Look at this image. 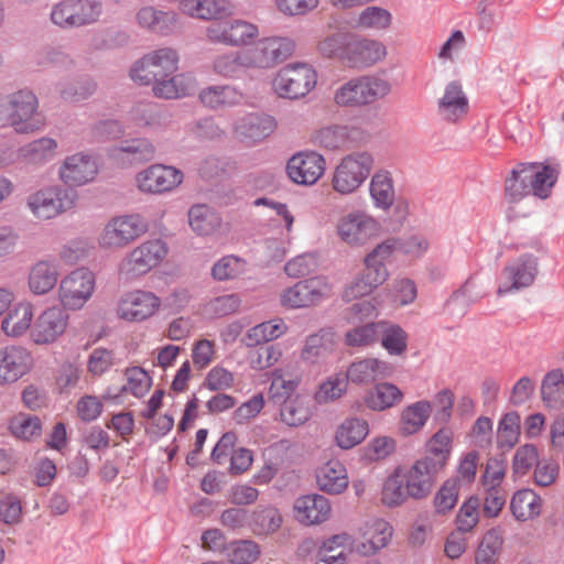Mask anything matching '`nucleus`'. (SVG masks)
<instances>
[{
	"instance_id": "obj_1",
	"label": "nucleus",
	"mask_w": 564,
	"mask_h": 564,
	"mask_svg": "<svg viewBox=\"0 0 564 564\" xmlns=\"http://www.w3.org/2000/svg\"><path fill=\"white\" fill-rule=\"evenodd\" d=\"M39 100L30 89H20L0 100V124L17 133L29 134L42 127L37 118Z\"/></svg>"
},
{
	"instance_id": "obj_2",
	"label": "nucleus",
	"mask_w": 564,
	"mask_h": 564,
	"mask_svg": "<svg viewBox=\"0 0 564 564\" xmlns=\"http://www.w3.org/2000/svg\"><path fill=\"white\" fill-rule=\"evenodd\" d=\"M102 14L101 0H57L50 8L48 21L61 31H74L98 23Z\"/></svg>"
},
{
	"instance_id": "obj_3",
	"label": "nucleus",
	"mask_w": 564,
	"mask_h": 564,
	"mask_svg": "<svg viewBox=\"0 0 564 564\" xmlns=\"http://www.w3.org/2000/svg\"><path fill=\"white\" fill-rule=\"evenodd\" d=\"M390 91L391 85L387 79L364 75L340 85L334 93V102L338 107L357 108L371 105Z\"/></svg>"
},
{
	"instance_id": "obj_4",
	"label": "nucleus",
	"mask_w": 564,
	"mask_h": 564,
	"mask_svg": "<svg viewBox=\"0 0 564 564\" xmlns=\"http://www.w3.org/2000/svg\"><path fill=\"white\" fill-rule=\"evenodd\" d=\"M373 164L375 159L367 151L345 155L334 171L332 180L334 191L341 195L356 192L369 177Z\"/></svg>"
},
{
	"instance_id": "obj_5",
	"label": "nucleus",
	"mask_w": 564,
	"mask_h": 564,
	"mask_svg": "<svg viewBox=\"0 0 564 564\" xmlns=\"http://www.w3.org/2000/svg\"><path fill=\"white\" fill-rule=\"evenodd\" d=\"M178 67V54L174 48L152 51L137 61L130 69L131 79L139 85H153L160 78L174 74Z\"/></svg>"
},
{
	"instance_id": "obj_6",
	"label": "nucleus",
	"mask_w": 564,
	"mask_h": 564,
	"mask_svg": "<svg viewBox=\"0 0 564 564\" xmlns=\"http://www.w3.org/2000/svg\"><path fill=\"white\" fill-rule=\"evenodd\" d=\"M77 193L61 185L43 187L28 196L26 206L32 215L48 220L75 206Z\"/></svg>"
},
{
	"instance_id": "obj_7",
	"label": "nucleus",
	"mask_w": 564,
	"mask_h": 564,
	"mask_svg": "<svg viewBox=\"0 0 564 564\" xmlns=\"http://www.w3.org/2000/svg\"><path fill=\"white\" fill-rule=\"evenodd\" d=\"M316 72L305 63L289 64L275 75L272 86L282 98L297 99L307 95L316 85Z\"/></svg>"
},
{
	"instance_id": "obj_8",
	"label": "nucleus",
	"mask_w": 564,
	"mask_h": 564,
	"mask_svg": "<svg viewBox=\"0 0 564 564\" xmlns=\"http://www.w3.org/2000/svg\"><path fill=\"white\" fill-rule=\"evenodd\" d=\"M94 273L86 268H78L64 276L58 285V300L62 308L77 311L84 307L95 291Z\"/></svg>"
},
{
	"instance_id": "obj_9",
	"label": "nucleus",
	"mask_w": 564,
	"mask_h": 564,
	"mask_svg": "<svg viewBox=\"0 0 564 564\" xmlns=\"http://www.w3.org/2000/svg\"><path fill=\"white\" fill-rule=\"evenodd\" d=\"M258 36V25L242 19L216 21L206 28V37L210 43L230 47L248 46Z\"/></svg>"
},
{
	"instance_id": "obj_10",
	"label": "nucleus",
	"mask_w": 564,
	"mask_h": 564,
	"mask_svg": "<svg viewBox=\"0 0 564 564\" xmlns=\"http://www.w3.org/2000/svg\"><path fill=\"white\" fill-rule=\"evenodd\" d=\"M294 41L285 36H269L258 40L246 50L251 68L268 69L288 59L294 52Z\"/></svg>"
},
{
	"instance_id": "obj_11",
	"label": "nucleus",
	"mask_w": 564,
	"mask_h": 564,
	"mask_svg": "<svg viewBox=\"0 0 564 564\" xmlns=\"http://www.w3.org/2000/svg\"><path fill=\"white\" fill-rule=\"evenodd\" d=\"M166 253L167 249L162 240H148L134 248L121 260L119 272L127 279H135L159 265Z\"/></svg>"
},
{
	"instance_id": "obj_12",
	"label": "nucleus",
	"mask_w": 564,
	"mask_h": 564,
	"mask_svg": "<svg viewBox=\"0 0 564 564\" xmlns=\"http://www.w3.org/2000/svg\"><path fill=\"white\" fill-rule=\"evenodd\" d=\"M539 273L538 258L524 253L510 261L501 270L498 278L497 294L503 296L533 284Z\"/></svg>"
},
{
	"instance_id": "obj_13",
	"label": "nucleus",
	"mask_w": 564,
	"mask_h": 564,
	"mask_svg": "<svg viewBox=\"0 0 564 564\" xmlns=\"http://www.w3.org/2000/svg\"><path fill=\"white\" fill-rule=\"evenodd\" d=\"M380 224L370 215L352 212L340 217L336 231L343 242L350 247H361L380 232Z\"/></svg>"
},
{
	"instance_id": "obj_14",
	"label": "nucleus",
	"mask_w": 564,
	"mask_h": 564,
	"mask_svg": "<svg viewBox=\"0 0 564 564\" xmlns=\"http://www.w3.org/2000/svg\"><path fill=\"white\" fill-rule=\"evenodd\" d=\"M148 230V224L140 215L112 218L104 228L99 242L105 248H122Z\"/></svg>"
},
{
	"instance_id": "obj_15",
	"label": "nucleus",
	"mask_w": 564,
	"mask_h": 564,
	"mask_svg": "<svg viewBox=\"0 0 564 564\" xmlns=\"http://www.w3.org/2000/svg\"><path fill=\"white\" fill-rule=\"evenodd\" d=\"M325 158L315 151H300L293 154L286 163L288 177L297 185L311 186L324 175Z\"/></svg>"
},
{
	"instance_id": "obj_16",
	"label": "nucleus",
	"mask_w": 564,
	"mask_h": 564,
	"mask_svg": "<svg viewBox=\"0 0 564 564\" xmlns=\"http://www.w3.org/2000/svg\"><path fill=\"white\" fill-rule=\"evenodd\" d=\"M162 301L150 291L132 290L123 293L117 304V315L128 322H142L153 316Z\"/></svg>"
},
{
	"instance_id": "obj_17",
	"label": "nucleus",
	"mask_w": 564,
	"mask_h": 564,
	"mask_svg": "<svg viewBox=\"0 0 564 564\" xmlns=\"http://www.w3.org/2000/svg\"><path fill=\"white\" fill-rule=\"evenodd\" d=\"M329 294L328 283L323 278L315 276L285 289L281 294V303L289 308L308 307L318 304Z\"/></svg>"
},
{
	"instance_id": "obj_18",
	"label": "nucleus",
	"mask_w": 564,
	"mask_h": 564,
	"mask_svg": "<svg viewBox=\"0 0 564 564\" xmlns=\"http://www.w3.org/2000/svg\"><path fill=\"white\" fill-rule=\"evenodd\" d=\"M69 316L59 306L45 308L34 321L30 332L31 340L36 345H50L57 341L68 326Z\"/></svg>"
},
{
	"instance_id": "obj_19",
	"label": "nucleus",
	"mask_w": 564,
	"mask_h": 564,
	"mask_svg": "<svg viewBox=\"0 0 564 564\" xmlns=\"http://www.w3.org/2000/svg\"><path fill=\"white\" fill-rule=\"evenodd\" d=\"M273 117L265 113L248 112L237 117L231 124V133L239 142L252 147L268 138L275 129Z\"/></svg>"
},
{
	"instance_id": "obj_20",
	"label": "nucleus",
	"mask_w": 564,
	"mask_h": 564,
	"mask_svg": "<svg viewBox=\"0 0 564 564\" xmlns=\"http://www.w3.org/2000/svg\"><path fill=\"white\" fill-rule=\"evenodd\" d=\"M365 139L362 129L346 124L322 127L312 135V142L330 151H343L356 147Z\"/></svg>"
},
{
	"instance_id": "obj_21",
	"label": "nucleus",
	"mask_w": 564,
	"mask_h": 564,
	"mask_svg": "<svg viewBox=\"0 0 564 564\" xmlns=\"http://www.w3.org/2000/svg\"><path fill=\"white\" fill-rule=\"evenodd\" d=\"M99 172L97 159L86 152L67 155L58 170L61 181L68 186H83L93 182Z\"/></svg>"
},
{
	"instance_id": "obj_22",
	"label": "nucleus",
	"mask_w": 564,
	"mask_h": 564,
	"mask_svg": "<svg viewBox=\"0 0 564 564\" xmlns=\"http://www.w3.org/2000/svg\"><path fill=\"white\" fill-rule=\"evenodd\" d=\"M183 173L169 165L153 164L137 175L139 188L144 193L161 194L177 187Z\"/></svg>"
},
{
	"instance_id": "obj_23",
	"label": "nucleus",
	"mask_w": 564,
	"mask_h": 564,
	"mask_svg": "<svg viewBox=\"0 0 564 564\" xmlns=\"http://www.w3.org/2000/svg\"><path fill=\"white\" fill-rule=\"evenodd\" d=\"M386 56L382 43L350 34L348 47L344 55V64L350 68L369 67Z\"/></svg>"
},
{
	"instance_id": "obj_24",
	"label": "nucleus",
	"mask_w": 564,
	"mask_h": 564,
	"mask_svg": "<svg viewBox=\"0 0 564 564\" xmlns=\"http://www.w3.org/2000/svg\"><path fill=\"white\" fill-rule=\"evenodd\" d=\"M359 534L362 541L356 544L355 550L364 556H370L389 544L393 528L384 519L371 518L359 528Z\"/></svg>"
},
{
	"instance_id": "obj_25",
	"label": "nucleus",
	"mask_w": 564,
	"mask_h": 564,
	"mask_svg": "<svg viewBox=\"0 0 564 564\" xmlns=\"http://www.w3.org/2000/svg\"><path fill=\"white\" fill-rule=\"evenodd\" d=\"M33 364L31 352L22 346L0 349V383H13L26 375Z\"/></svg>"
},
{
	"instance_id": "obj_26",
	"label": "nucleus",
	"mask_w": 564,
	"mask_h": 564,
	"mask_svg": "<svg viewBox=\"0 0 564 564\" xmlns=\"http://www.w3.org/2000/svg\"><path fill=\"white\" fill-rule=\"evenodd\" d=\"M332 511L329 500L318 494L299 497L293 505V516L303 525H315L328 520Z\"/></svg>"
},
{
	"instance_id": "obj_27",
	"label": "nucleus",
	"mask_w": 564,
	"mask_h": 564,
	"mask_svg": "<svg viewBox=\"0 0 564 564\" xmlns=\"http://www.w3.org/2000/svg\"><path fill=\"white\" fill-rule=\"evenodd\" d=\"M438 473L422 459L416 460L404 471H400L405 482V490L414 500L424 499L432 492Z\"/></svg>"
},
{
	"instance_id": "obj_28",
	"label": "nucleus",
	"mask_w": 564,
	"mask_h": 564,
	"mask_svg": "<svg viewBox=\"0 0 564 564\" xmlns=\"http://www.w3.org/2000/svg\"><path fill=\"white\" fill-rule=\"evenodd\" d=\"M392 373L393 367L389 362L378 358H364L352 361L345 375L349 382L366 386L389 378Z\"/></svg>"
},
{
	"instance_id": "obj_29",
	"label": "nucleus",
	"mask_w": 564,
	"mask_h": 564,
	"mask_svg": "<svg viewBox=\"0 0 564 564\" xmlns=\"http://www.w3.org/2000/svg\"><path fill=\"white\" fill-rule=\"evenodd\" d=\"M468 111V98L458 82L446 85L437 102V113L446 122L459 121Z\"/></svg>"
},
{
	"instance_id": "obj_30",
	"label": "nucleus",
	"mask_w": 564,
	"mask_h": 564,
	"mask_svg": "<svg viewBox=\"0 0 564 564\" xmlns=\"http://www.w3.org/2000/svg\"><path fill=\"white\" fill-rule=\"evenodd\" d=\"M139 26L160 35H170L178 24V14L172 10L163 11L152 6L139 9L135 15Z\"/></svg>"
},
{
	"instance_id": "obj_31",
	"label": "nucleus",
	"mask_w": 564,
	"mask_h": 564,
	"mask_svg": "<svg viewBox=\"0 0 564 564\" xmlns=\"http://www.w3.org/2000/svg\"><path fill=\"white\" fill-rule=\"evenodd\" d=\"M59 269L56 260L42 259L34 262L28 275V285L34 295H45L57 284Z\"/></svg>"
},
{
	"instance_id": "obj_32",
	"label": "nucleus",
	"mask_w": 564,
	"mask_h": 564,
	"mask_svg": "<svg viewBox=\"0 0 564 564\" xmlns=\"http://www.w3.org/2000/svg\"><path fill=\"white\" fill-rule=\"evenodd\" d=\"M197 80L191 73L171 75L166 78H160L152 85L155 97L163 99H178L195 94Z\"/></svg>"
},
{
	"instance_id": "obj_33",
	"label": "nucleus",
	"mask_w": 564,
	"mask_h": 564,
	"mask_svg": "<svg viewBox=\"0 0 564 564\" xmlns=\"http://www.w3.org/2000/svg\"><path fill=\"white\" fill-rule=\"evenodd\" d=\"M388 270L365 265V269L346 286L344 297L347 301H352L367 296L381 285L388 279Z\"/></svg>"
},
{
	"instance_id": "obj_34",
	"label": "nucleus",
	"mask_w": 564,
	"mask_h": 564,
	"mask_svg": "<svg viewBox=\"0 0 564 564\" xmlns=\"http://www.w3.org/2000/svg\"><path fill=\"white\" fill-rule=\"evenodd\" d=\"M316 481L322 491L339 495L349 484L347 469L339 460L330 459L317 470Z\"/></svg>"
},
{
	"instance_id": "obj_35",
	"label": "nucleus",
	"mask_w": 564,
	"mask_h": 564,
	"mask_svg": "<svg viewBox=\"0 0 564 564\" xmlns=\"http://www.w3.org/2000/svg\"><path fill=\"white\" fill-rule=\"evenodd\" d=\"M198 97L205 107L217 110L241 104L243 94L231 85H214L200 90Z\"/></svg>"
},
{
	"instance_id": "obj_36",
	"label": "nucleus",
	"mask_w": 564,
	"mask_h": 564,
	"mask_svg": "<svg viewBox=\"0 0 564 564\" xmlns=\"http://www.w3.org/2000/svg\"><path fill=\"white\" fill-rule=\"evenodd\" d=\"M33 321V306L29 302H20L8 308L1 322V328L7 336L19 337L30 330Z\"/></svg>"
},
{
	"instance_id": "obj_37",
	"label": "nucleus",
	"mask_w": 564,
	"mask_h": 564,
	"mask_svg": "<svg viewBox=\"0 0 564 564\" xmlns=\"http://www.w3.org/2000/svg\"><path fill=\"white\" fill-rule=\"evenodd\" d=\"M334 351V339L329 332L324 329L310 335L302 349V359L311 365L325 364Z\"/></svg>"
},
{
	"instance_id": "obj_38",
	"label": "nucleus",
	"mask_w": 564,
	"mask_h": 564,
	"mask_svg": "<svg viewBox=\"0 0 564 564\" xmlns=\"http://www.w3.org/2000/svg\"><path fill=\"white\" fill-rule=\"evenodd\" d=\"M111 155L122 163H143L154 159L155 148L150 140L138 138L124 141L122 145L112 150Z\"/></svg>"
},
{
	"instance_id": "obj_39",
	"label": "nucleus",
	"mask_w": 564,
	"mask_h": 564,
	"mask_svg": "<svg viewBox=\"0 0 564 564\" xmlns=\"http://www.w3.org/2000/svg\"><path fill=\"white\" fill-rule=\"evenodd\" d=\"M542 498L532 489L516 491L510 501L512 516L521 522L538 518L542 512Z\"/></svg>"
},
{
	"instance_id": "obj_40",
	"label": "nucleus",
	"mask_w": 564,
	"mask_h": 564,
	"mask_svg": "<svg viewBox=\"0 0 564 564\" xmlns=\"http://www.w3.org/2000/svg\"><path fill=\"white\" fill-rule=\"evenodd\" d=\"M57 148L56 140L43 137L21 147L18 150V158L26 164L43 165L55 158Z\"/></svg>"
},
{
	"instance_id": "obj_41",
	"label": "nucleus",
	"mask_w": 564,
	"mask_h": 564,
	"mask_svg": "<svg viewBox=\"0 0 564 564\" xmlns=\"http://www.w3.org/2000/svg\"><path fill=\"white\" fill-rule=\"evenodd\" d=\"M402 400L403 392L395 384L390 382L375 384L364 397L366 406L378 412L391 409Z\"/></svg>"
},
{
	"instance_id": "obj_42",
	"label": "nucleus",
	"mask_w": 564,
	"mask_h": 564,
	"mask_svg": "<svg viewBox=\"0 0 564 564\" xmlns=\"http://www.w3.org/2000/svg\"><path fill=\"white\" fill-rule=\"evenodd\" d=\"M529 175L531 180V189L532 195L546 199L552 192L553 186L555 185L558 176V171L551 165H545L542 163H527Z\"/></svg>"
},
{
	"instance_id": "obj_43",
	"label": "nucleus",
	"mask_w": 564,
	"mask_h": 564,
	"mask_svg": "<svg viewBox=\"0 0 564 564\" xmlns=\"http://www.w3.org/2000/svg\"><path fill=\"white\" fill-rule=\"evenodd\" d=\"M427 455L421 458L432 468L441 471L447 464L452 448V435L446 429L437 431L427 442Z\"/></svg>"
},
{
	"instance_id": "obj_44",
	"label": "nucleus",
	"mask_w": 564,
	"mask_h": 564,
	"mask_svg": "<svg viewBox=\"0 0 564 564\" xmlns=\"http://www.w3.org/2000/svg\"><path fill=\"white\" fill-rule=\"evenodd\" d=\"M249 68L246 50L218 55L213 62L214 72L226 78H238Z\"/></svg>"
},
{
	"instance_id": "obj_45",
	"label": "nucleus",
	"mask_w": 564,
	"mask_h": 564,
	"mask_svg": "<svg viewBox=\"0 0 564 564\" xmlns=\"http://www.w3.org/2000/svg\"><path fill=\"white\" fill-rule=\"evenodd\" d=\"M368 433L369 425L366 420L349 417L338 426L335 438L340 448L349 449L360 444Z\"/></svg>"
},
{
	"instance_id": "obj_46",
	"label": "nucleus",
	"mask_w": 564,
	"mask_h": 564,
	"mask_svg": "<svg viewBox=\"0 0 564 564\" xmlns=\"http://www.w3.org/2000/svg\"><path fill=\"white\" fill-rule=\"evenodd\" d=\"M432 405L429 401H416L403 409L401 413V431L404 435L419 432L431 415Z\"/></svg>"
},
{
	"instance_id": "obj_47",
	"label": "nucleus",
	"mask_w": 564,
	"mask_h": 564,
	"mask_svg": "<svg viewBox=\"0 0 564 564\" xmlns=\"http://www.w3.org/2000/svg\"><path fill=\"white\" fill-rule=\"evenodd\" d=\"M283 522L280 511L272 506L259 507L250 514V527L257 535L276 532Z\"/></svg>"
},
{
	"instance_id": "obj_48",
	"label": "nucleus",
	"mask_w": 564,
	"mask_h": 564,
	"mask_svg": "<svg viewBox=\"0 0 564 564\" xmlns=\"http://www.w3.org/2000/svg\"><path fill=\"white\" fill-rule=\"evenodd\" d=\"M379 338L382 347L394 356L402 355L408 348V334L399 325L389 322H379Z\"/></svg>"
},
{
	"instance_id": "obj_49",
	"label": "nucleus",
	"mask_w": 564,
	"mask_h": 564,
	"mask_svg": "<svg viewBox=\"0 0 564 564\" xmlns=\"http://www.w3.org/2000/svg\"><path fill=\"white\" fill-rule=\"evenodd\" d=\"M527 163H519L506 178L505 192L510 202H519L522 198L532 195L531 180L528 176Z\"/></svg>"
},
{
	"instance_id": "obj_50",
	"label": "nucleus",
	"mask_w": 564,
	"mask_h": 564,
	"mask_svg": "<svg viewBox=\"0 0 564 564\" xmlns=\"http://www.w3.org/2000/svg\"><path fill=\"white\" fill-rule=\"evenodd\" d=\"M541 394L544 404L551 409H557L564 402V376L560 369H554L545 375L541 384Z\"/></svg>"
},
{
	"instance_id": "obj_51",
	"label": "nucleus",
	"mask_w": 564,
	"mask_h": 564,
	"mask_svg": "<svg viewBox=\"0 0 564 564\" xmlns=\"http://www.w3.org/2000/svg\"><path fill=\"white\" fill-rule=\"evenodd\" d=\"M370 195L377 207L387 209L394 200V189L391 174L388 171H379L370 181Z\"/></svg>"
},
{
	"instance_id": "obj_52",
	"label": "nucleus",
	"mask_w": 564,
	"mask_h": 564,
	"mask_svg": "<svg viewBox=\"0 0 564 564\" xmlns=\"http://www.w3.org/2000/svg\"><path fill=\"white\" fill-rule=\"evenodd\" d=\"M192 229L202 236L213 234L220 225L219 217L206 205H194L188 212Z\"/></svg>"
},
{
	"instance_id": "obj_53",
	"label": "nucleus",
	"mask_w": 564,
	"mask_h": 564,
	"mask_svg": "<svg viewBox=\"0 0 564 564\" xmlns=\"http://www.w3.org/2000/svg\"><path fill=\"white\" fill-rule=\"evenodd\" d=\"M459 479L448 478L434 496L433 505L437 514H446L456 506L460 491Z\"/></svg>"
},
{
	"instance_id": "obj_54",
	"label": "nucleus",
	"mask_w": 564,
	"mask_h": 564,
	"mask_svg": "<svg viewBox=\"0 0 564 564\" xmlns=\"http://www.w3.org/2000/svg\"><path fill=\"white\" fill-rule=\"evenodd\" d=\"M225 553L232 564H250L258 560L261 550L252 540H238L227 545Z\"/></svg>"
},
{
	"instance_id": "obj_55",
	"label": "nucleus",
	"mask_w": 564,
	"mask_h": 564,
	"mask_svg": "<svg viewBox=\"0 0 564 564\" xmlns=\"http://www.w3.org/2000/svg\"><path fill=\"white\" fill-rule=\"evenodd\" d=\"M280 416L282 422L289 426H300L311 417L310 408L300 395L284 400L281 409Z\"/></svg>"
},
{
	"instance_id": "obj_56",
	"label": "nucleus",
	"mask_w": 564,
	"mask_h": 564,
	"mask_svg": "<svg viewBox=\"0 0 564 564\" xmlns=\"http://www.w3.org/2000/svg\"><path fill=\"white\" fill-rule=\"evenodd\" d=\"M405 482L399 470L387 478L383 484L381 501L388 507H397L410 499Z\"/></svg>"
},
{
	"instance_id": "obj_57",
	"label": "nucleus",
	"mask_w": 564,
	"mask_h": 564,
	"mask_svg": "<svg viewBox=\"0 0 564 564\" xmlns=\"http://www.w3.org/2000/svg\"><path fill=\"white\" fill-rule=\"evenodd\" d=\"M392 22L391 13L381 7H367L357 19V28L366 30H386Z\"/></svg>"
},
{
	"instance_id": "obj_58",
	"label": "nucleus",
	"mask_w": 564,
	"mask_h": 564,
	"mask_svg": "<svg viewBox=\"0 0 564 564\" xmlns=\"http://www.w3.org/2000/svg\"><path fill=\"white\" fill-rule=\"evenodd\" d=\"M503 540L496 530H489L482 538L475 555L476 564H495Z\"/></svg>"
},
{
	"instance_id": "obj_59",
	"label": "nucleus",
	"mask_w": 564,
	"mask_h": 564,
	"mask_svg": "<svg viewBox=\"0 0 564 564\" xmlns=\"http://www.w3.org/2000/svg\"><path fill=\"white\" fill-rule=\"evenodd\" d=\"M348 379L344 373H336L323 381L314 394L317 403H327L340 398L347 390Z\"/></svg>"
},
{
	"instance_id": "obj_60",
	"label": "nucleus",
	"mask_w": 564,
	"mask_h": 564,
	"mask_svg": "<svg viewBox=\"0 0 564 564\" xmlns=\"http://www.w3.org/2000/svg\"><path fill=\"white\" fill-rule=\"evenodd\" d=\"M481 500L478 496H470L460 506L457 517V531L462 533L470 532L478 523L480 516Z\"/></svg>"
},
{
	"instance_id": "obj_61",
	"label": "nucleus",
	"mask_w": 564,
	"mask_h": 564,
	"mask_svg": "<svg viewBox=\"0 0 564 564\" xmlns=\"http://www.w3.org/2000/svg\"><path fill=\"white\" fill-rule=\"evenodd\" d=\"M9 429L15 437L30 441L41 435L42 423L35 415L21 413L10 421Z\"/></svg>"
},
{
	"instance_id": "obj_62",
	"label": "nucleus",
	"mask_w": 564,
	"mask_h": 564,
	"mask_svg": "<svg viewBox=\"0 0 564 564\" xmlns=\"http://www.w3.org/2000/svg\"><path fill=\"white\" fill-rule=\"evenodd\" d=\"M127 383L120 386V392L131 393L135 398H142L151 387V378L141 367L127 368L124 371Z\"/></svg>"
},
{
	"instance_id": "obj_63",
	"label": "nucleus",
	"mask_w": 564,
	"mask_h": 564,
	"mask_svg": "<svg viewBox=\"0 0 564 564\" xmlns=\"http://www.w3.org/2000/svg\"><path fill=\"white\" fill-rule=\"evenodd\" d=\"M351 33L337 32L330 34L318 42L317 51L321 55L327 58H337L344 63V55L346 54L348 42Z\"/></svg>"
},
{
	"instance_id": "obj_64",
	"label": "nucleus",
	"mask_w": 564,
	"mask_h": 564,
	"mask_svg": "<svg viewBox=\"0 0 564 564\" xmlns=\"http://www.w3.org/2000/svg\"><path fill=\"white\" fill-rule=\"evenodd\" d=\"M246 271V262L235 256H225L212 268V275L217 281L234 280Z\"/></svg>"
}]
</instances>
